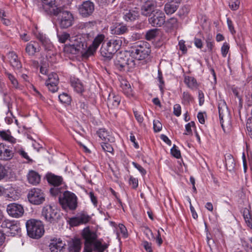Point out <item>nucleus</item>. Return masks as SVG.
Segmentation results:
<instances>
[{
    "label": "nucleus",
    "mask_w": 252,
    "mask_h": 252,
    "mask_svg": "<svg viewBox=\"0 0 252 252\" xmlns=\"http://www.w3.org/2000/svg\"><path fill=\"white\" fill-rule=\"evenodd\" d=\"M81 244L80 239H72V242L69 245L70 251L74 252H79L81 249Z\"/></svg>",
    "instance_id": "obj_32"
},
{
    "label": "nucleus",
    "mask_w": 252,
    "mask_h": 252,
    "mask_svg": "<svg viewBox=\"0 0 252 252\" xmlns=\"http://www.w3.org/2000/svg\"><path fill=\"white\" fill-rule=\"evenodd\" d=\"M179 7V5L171 0L167 2L165 5L164 10L167 15H170L174 13Z\"/></svg>",
    "instance_id": "obj_27"
},
{
    "label": "nucleus",
    "mask_w": 252,
    "mask_h": 252,
    "mask_svg": "<svg viewBox=\"0 0 252 252\" xmlns=\"http://www.w3.org/2000/svg\"><path fill=\"white\" fill-rule=\"evenodd\" d=\"M26 226L28 235L31 238L38 239L44 233V226L40 220L30 219L27 221Z\"/></svg>",
    "instance_id": "obj_4"
},
{
    "label": "nucleus",
    "mask_w": 252,
    "mask_h": 252,
    "mask_svg": "<svg viewBox=\"0 0 252 252\" xmlns=\"http://www.w3.org/2000/svg\"><path fill=\"white\" fill-rule=\"evenodd\" d=\"M113 32L114 34L121 35L127 32L128 29L126 26L122 25L116 27Z\"/></svg>",
    "instance_id": "obj_40"
},
{
    "label": "nucleus",
    "mask_w": 252,
    "mask_h": 252,
    "mask_svg": "<svg viewBox=\"0 0 252 252\" xmlns=\"http://www.w3.org/2000/svg\"><path fill=\"white\" fill-rule=\"evenodd\" d=\"M122 43V40L120 38L116 37L111 39L105 44L114 54L121 48Z\"/></svg>",
    "instance_id": "obj_19"
},
{
    "label": "nucleus",
    "mask_w": 252,
    "mask_h": 252,
    "mask_svg": "<svg viewBox=\"0 0 252 252\" xmlns=\"http://www.w3.org/2000/svg\"><path fill=\"white\" fill-rule=\"evenodd\" d=\"M100 52L101 55L104 58L105 60H111L114 54L110 51L109 48L105 44H103L100 50Z\"/></svg>",
    "instance_id": "obj_29"
},
{
    "label": "nucleus",
    "mask_w": 252,
    "mask_h": 252,
    "mask_svg": "<svg viewBox=\"0 0 252 252\" xmlns=\"http://www.w3.org/2000/svg\"><path fill=\"white\" fill-rule=\"evenodd\" d=\"M40 47L39 44L33 41H31L27 44L25 48L26 52L30 56H34L36 53L40 51Z\"/></svg>",
    "instance_id": "obj_21"
},
{
    "label": "nucleus",
    "mask_w": 252,
    "mask_h": 252,
    "mask_svg": "<svg viewBox=\"0 0 252 252\" xmlns=\"http://www.w3.org/2000/svg\"><path fill=\"white\" fill-rule=\"evenodd\" d=\"M141 245L147 252H153L152 243L146 241H143Z\"/></svg>",
    "instance_id": "obj_53"
},
{
    "label": "nucleus",
    "mask_w": 252,
    "mask_h": 252,
    "mask_svg": "<svg viewBox=\"0 0 252 252\" xmlns=\"http://www.w3.org/2000/svg\"><path fill=\"white\" fill-rule=\"evenodd\" d=\"M149 22L153 27H161L165 23V16L161 11L157 10L149 18Z\"/></svg>",
    "instance_id": "obj_14"
},
{
    "label": "nucleus",
    "mask_w": 252,
    "mask_h": 252,
    "mask_svg": "<svg viewBox=\"0 0 252 252\" xmlns=\"http://www.w3.org/2000/svg\"><path fill=\"white\" fill-rule=\"evenodd\" d=\"M46 178L48 183L54 187L61 186L64 185L63 177L52 173H48L46 175Z\"/></svg>",
    "instance_id": "obj_18"
},
{
    "label": "nucleus",
    "mask_w": 252,
    "mask_h": 252,
    "mask_svg": "<svg viewBox=\"0 0 252 252\" xmlns=\"http://www.w3.org/2000/svg\"><path fill=\"white\" fill-rule=\"evenodd\" d=\"M157 2L154 0H143L140 6V13L142 16L150 17L157 10Z\"/></svg>",
    "instance_id": "obj_9"
},
{
    "label": "nucleus",
    "mask_w": 252,
    "mask_h": 252,
    "mask_svg": "<svg viewBox=\"0 0 252 252\" xmlns=\"http://www.w3.org/2000/svg\"><path fill=\"white\" fill-rule=\"evenodd\" d=\"M0 137L2 139L9 142L10 144H15L16 142V139L5 131H0Z\"/></svg>",
    "instance_id": "obj_37"
},
{
    "label": "nucleus",
    "mask_w": 252,
    "mask_h": 252,
    "mask_svg": "<svg viewBox=\"0 0 252 252\" xmlns=\"http://www.w3.org/2000/svg\"><path fill=\"white\" fill-rule=\"evenodd\" d=\"M121 96L114 93H110L107 100V105L113 109L117 108L121 102Z\"/></svg>",
    "instance_id": "obj_20"
},
{
    "label": "nucleus",
    "mask_w": 252,
    "mask_h": 252,
    "mask_svg": "<svg viewBox=\"0 0 252 252\" xmlns=\"http://www.w3.org/2000/svg\"><path fill=\"white\" fill-rule=\"evenodd\" d=\"M133 113L135 116L136 120L139 124H141L143 123L144 119L143 116L139 112L137 111L133 110Z\"/></svg>",
    "instance_id": "obj_60"
},
{
    "label": "nucleus",
    "mask_w": 252,
    "mask_h": 252,
    "mask_svg": "<svg viewBox=\"0 0 252 252\" xmlns=\"http://www.w3.org/2000/svg\"><path fill=\"white\" fill-rule=\"evenodd\" d=\"M109 142H103L101 143V146L105 152L112 153L113 152V148L112 145L109 143Z\"/></svg>",
    "instance_id": "obj_46"
},
{
    "label": "nucleus",
    "mask_w": 252,
    "mask_h": 252,
    "mask_svg": "<svg viewBox=\"0 0 252 252\" xmlns=\"http://www.w3.org/2000/svg\"><path fill=\"white\" fill-rule=\"evenodd\" d=\"M59 200L63 207H68L70 210H75L77 207V197L74 193L70 191H65L63 197H59Z\"/></svg>",
    "instance_id": "obj_8"
},
{
    "label": "nucleus",
    "mask_w": 252,
    "mask_h": 252,
    "mask_svg": "<svg viewBox=\"0 0 252 252\" xmlns=\"http://www.w3.org/2000/svg\"><path fill=\"white\" fill-rule=\"evenodd\" d=\"M242 213L244 220L252 216V214L250 210V209L247 208H245L243 209Z\"/></svg>",
    "instance_id": "obj_63"
},
{
    "label": "nucleus",
    "mask_w": 252,
    "mask_h": 252,
    "mask_svg": "<svg viewBox=\"0 0 252 252\" xmlns=\"http://www.w3.org/2000/svg\"><path fill=\"white\" fill-rule=\"evenodd\" d=\"M129 184L131 186L132 189H136L138 185V179L132 176H130L129 179Z\"/></svg>",
    "instance_id": "obj_54"
},
{
    "label": "nucleus",
    "mask_w": 252,
    "mask_h": 252,
    "mask_svg": "<svg viewBox=\"0 0 252 252\" xmlns=\"http://www.w3.org/2000/svg\"><path fill=\"white\" fill-rule=\"evenodd\" d=\"M93 250L97 252H104V251L108 247V245L105 243L102 244L100 240L95 241L93 245Z\"/></svg>",
    "instance_id": "obj_35"
},
{
    "label": "nucleus",
    "mask_w": 252,
    "mask_h": 252,
    "mask_svg": "<svg viewBox=\"0 0 252 252\" xmlns=\"http://www.w3.org/2000/svg\"><path fill=\"white\" fill-rule=\"evenodd\" d=\"M60 186H56L53 188H51L50 190V192L51 194L53 196H56L60 194L62 192V187H59Z\"/></svg>",
    "instance_id": "obj_48"
},
{
    "label": "nucleus",
    "mask_w": 252,
    "mask_h": 252,
    "mask_svg": "<svg viewBox=\"0 0 252 252\" xmlns=\"http://www.w3.org/2000/svg\"><path fill=\"white\" fill-rule=\"evenodd\" d=\"M227 24L229 30L232 34L236 33V31L233 26V24L231 19L229 18H227Z\"/></svg>",
    "instance_id": "obj_56"
},
{
    "label": "nucleus",
    "mask_w": 252,
    "mask_h": 252,
    "mask_svg": "<svg viewBox=\"0 0 252 252\" xmlns=\"http://www.w3.org/2000/svg\"><path fill=\"white\" fill-rule=\"evenodd\" d=\"M195 127V124L193 121L188 123L185 126V132L184 133V135H192V132L191 127Z\"/></svg>",
    "instance_id": "obj_44"
},
{
    "label": "nucleus",
    "mask_w": 252,
    "mask_h": 252,
    "mask_svg": "<svg viewBox=\"0 0 252 252\" xmlns=\"http://www.w3.org/2000/svg\"><path fill=\"white\" fill-rule=\"evenodd\" d=\"M219 118L221 126L223 130L225 126L230 124V115L226 103L223 100H220L218 103Z\"/></svg>",
    "instance_id": "obj_5"
},
{
    "label": "nucleus",
    "mask_w": 252,
    "mask_h": 252,
    "mask_svg": "<svg viewBox=\"0 0 252 252\" xmlns=\"http://www.w3.org/2000/svg\"><path fill=\"white\" fill-rule=\"evenodd\" d=\"M193 100V97L188 92H184L182 95V102L185 104H189Z\"/></svg>",
    "instance_id": "obj_43"
},
{
    "label": "nucleus",
    "mask_w": 252,
    "mask_h": 252,
    "mask_svg": "<svg viewBox=\"0 0 252 252\" xmlns=\"http://www.w3.org/2000/svg\"><path fill=\"white\" fill-rule=\"evenodd\" d=\"M42 8L47 14L58 17L57 21L62 29L71 27L74 23L73 14L60 6L59 0H42Z\"/></svg>",
    "instance_id": "obj_1"
},
{
    "label": "nucleus",
    "mask_w": 252,
    "mask_h": 252,
    "mask_svg": "<svg viewBox=\"0 0 252 252\" xmlns=\"http://www.w3.org/2000/svg\"><path fill=\"white\" fill-rule=\"evenodd\" d=\"M97 134L104 142H113L114 138L111 136L105 128H100L97 131Z\"/></svg>",
    "instance_id": "obj_26"
},
{
    "label": "nucleus",
    "mask_w": 252,
    "mask_h": 252,
    "mask_svg": "<svg viewBox=\"0 0 252 252\" xmlns=\"http://www.w3.org/2000/svg\"><path fill=\"white\" fill-rule=\"evenodd\" d=\"M42 216L47 221L52 223L57 222L60 217V213L57 208L50 205H46L43 208Z\"/></svg>",
    "instance_id": "obj_6"
},
{
    "label": "nucleus",
    "mask_w": 252,
    "mask_h": 252,
    "mask_svg": "<svg viewBox=\"0 0 252 252\" xmlns=\"http://www.w3.org/2000/svg\"><path fill=\"white\" fill-rule=\"evenodd\" d=\"M121 87L124 94L128 97L133 96V93L130 84L126 81L122 83Z\"/></svg>",
    "instance_id": "obj_34"
},
{
    "label": "nucleus",
    "mask_w": 252,
    "mask_h": 252,
    "mask_svg": "<svg viewBox=\"0 0 252 252\" xmlns=\"http://www.w3.org/2000/svg\"><path fill=\"white\" fill-rule=\"evenodd\" d=\"M83 47V44H82V47H81L80 44L79 45H75L70 44L66 47V49L67 51L70 52L72 54H77L81 48H82Z\"/></svg>",
    "instance_id": "obj_38"
},
{
    "label": "nucleus",
    "mask_w": 252,
    "mask_h": 252,
    "mask_svg": "<svg viewBox=\"0 0 252 252\" xmlns=\"http://www.w3.org/2000/svg\"><path fill=\"white\" fill-rule=\"evenodd\" d=\"M12 144L6 145L3 143L0 144V159L7 160L11 159L14 156V152L16 150H12Z\"/></svg>",
    "instance_id": "obj_15"
},
{
    "label": "nucleus",
    "mask_w": 252,
    "mask_h": 252,
    "mask_svg": "<svg viewBox=\"0 0 252 252\" xmlns=\"http://www.w3.org/2000/svg\"><path fill=\"white\" fill-rule=\"evenodd\" d=\"M6 211L10 216L15 218L21 217L24 213L23 206L16 203L8 204L6 207Z\"/></svg>",
    "instance_id": "obj_13"
},
{
    "label": "nucleus",
    "mask_w": 252,
    "mask_h": 252,
    "mask_svg": "<svg viewBox=\"0 0 252 252\" xmlns=\"http://www.w3.org/2000/svg\"><path fill=\"white\" fill-rule=\"evenodd\" d=\"M166 27L170 29H174L176 28L178 26V21L177 18L175 17H172L167 20L165 23Z\"/></svg>",
    "instance_id": "obj_42"
},
{
    "label": "nucleus",
    "mask_w": 252,
    "mask_h": 252,
    "mask_svg": "<svg viewBox=\"0 0 252 252\" xmlns=\"http://www.w3.org/2000/svg\"><path fill=\"white\" fill-rule=\"evenodd\" d=\"M64 245V244L60 239L58 241L53 240L49 245V248L51 252H59L62 250Z\"/></svg>",
    "instance_id": "obj_25"
},
{
    "label": "nucleus",
    "mask_w": 252,
    "mask_h": 252,
    "mask_svg": "<svg viewBox=\"0 0 252 252\" xmlns=\"http://www.w3.org/2000/svg\"><path fill=\"white\" fill-rule=\"evenodd\" d=\"M69 223L72 226H77L81 224L79 218L77 216L70 219Z\"/></svg>",
    "instance_id": "obj_55"
},
{
    "label": "nucleus",
    "mask_w": 252,
    "mask_h": 252,
    "mask_svg": "<svg viewBox=\"0 0 252 252\" xmlns=\"http://www.w3.org/2000/svg\"><path fill=\"white\" fill-rule=\"evenodd\" d=\"M94 11V4L90 0L84 1L78 7L79 14L84 18L91 16Z\"/></svg>",
    "instance_id": "obj_12"
},
{
    "label": "nucleus",
    "mask_w": 252,
    "mask_h": 252,
    "mask_svg": "<svg viewBox=\"0 0 252 252\" xmlns=\"http://www.w3.org/2000/svg\"><path fill=\"white\" fill-rule=\"evenodd\" d=\"M132 164L141 173L142 175H145L146 174V170L140 164L135 162H132Z\"/></svg>",
    "instance_id": "obj_58"
},
{
    "label": "nucleus",
    "mask_w": 252,
    "mask_h": 252,
    "mask_svg": "<svg viewBox=\"0 0 252 252\" xmlns=\"http://www.w3.org/2000/svg\"><path fill=\"white\" fill-rule=\"evenodd\" d=\"M104 39V35L102 34L97 35L94 39L92 44L89 46L87 50L82 53L83 58L87 59L94 54L97 49Z\"/></svg>",
    "instance_id": "obj_10"
},
{
    "label": "nucleus",
    "mask_w": 252,
    "mask_h": 252,
    "mask_svg": "<svg viewBox=\"0 0 252 252\" xmlns=\"http://www.w3.org/2000/svg\"><path fill=\"white\" fill-rule=\"evenodd\" d=\"M240 3L239 0H230L229 6L232 10H236L239 8Z\"/></svg>",
    "instance_id": "obj_47"
},
{
    "label": "nucleus",
    "mask_w": 252,
    "mask_h": 252,
    "mask_svg": "<svg viewBox=\"0 0 252 252\" xmlns=\"http://www.w3.org/2000/svg\"><path fill=\"white\" fill-rule=\"evenodd\" d=\"M171 154L176 158H180L181 157V152L180 150L177 148L175 145H174L173 147L171 148Z\"/></svg>",
    "instance_id": "obj_50"
},
{
    "label": "nucleus",
    "mask_w": 252,
    "mask_h": 252,
    "mask_svg": "<svg viewBox=\"0 0 252 252\" xmlns=\"http://www.w3.org/2000/svg\"><path fill=\"white\" fill-rule=\"evenodd\" d=\"M184 82L188 87L191 90L197 89L199 86L196 80L191 76L185 77Z\"/></svg>",
    "instance_id": "obj_31"
},
{
    "label": "nucleus",
    "mask_w": 252,
    "mask_h": 252,
    "mask_svg": "<svg viewBox=\"0 0 252 252\" xmlns=\"http://www.w3.org/2000/svg\"><path fill=\"white\" fill-rule=\"evenodd\" d=\"M144 233L149 239H150L151 238H154L152 230L148 227L144 228Z\"/></svg>",
    "instance_id": "obj_62"
},
{
    "label": "nucleus",
    "mask_w": 252,
    "mask_h": 252,
    "mask_svg": "<svg viewBox=\"0 0 252 252\" xmlns=\"http://www.w3.org/2000/svg\"><path fill=\"white\" fill-rule=\"evenodd\" d=\"M59 99L63 104L69 105L71 103V97L66 93H63L59 95Z\"/></svg>",
    "instance_id": "obj_41"
},
{
    "label": "nucleus",
    "mask_w": 252,
    "mask_h": 252,
    "mask_svg": "<svg viewBox=\"0 0 252 252\" xmlns=\"http://www.w3.org/2000/svg\"><path fill=\"white\" fill-rule=\"evenodd\" d=\"M153 128L155 132H159L162 129V124L158 120L153 121Z\"/></svg>",
    "instance_id": "obj_51"
},
{
    "label": "nucleus",
    "mask_w": 252,
    "mask_h": 252,
    "mask_svg": "<svg viewBox=\"0 0 252 252\" xmlns=\"http://www.w3.org/2000/svg\"><path fill=\"white\" fill-rule=\"evenodd\" d=\"M158 30L157 29H152L148 31L145 35V39L150 41L155 38L158 34Z\"/></svg>",
    "instance_id": "obj_39"
},
{
    "label": "nucleus",
    "mask_w": 252,
    "mask_h": 252,
    "mask_svg": "<svg viewBox=\"0 0 252 252\" xmlns=\"http://www.w3.org/2000/svg\"><path fill=\"white\" fill-rule=\"evenodd\" d=\"M10 63L15 69H19L22 67V63L19 60L18 56L14 52H9L8 55Z\"/></svg>",
    "instance_id": "obj_22"
},
{
    "label": "nucleus",
    "mask_w": 252,
    "mask_h": 252,
    "mask_svg": "<svg viewBox=\"0 0 252 252\" xmlns=\"http://www.w3.org/2000/svg\"><path fill=\"white\" fill-rule=\"evenodd\" d=\"M123 18L126 22H132L136 20L138 16L137 10L133 9L125 10L123 12Z\"/></svg>",
    "instance_id": "obj_24"
},
{
    "label": "nucleus",
    "mask_w": 252,
    "mask_h": 252,
    "mask_svg": "<svg viewBox=\"0 0 252 252\" xmlns=\"http://www.w3.org/2000/svg\"><path fill=\"white\" fill-rule=\"evenodd\" d=\"M70 83L71 86L77 93H82L83 92L84 87L80 80L75 78H71Z\"/></svg>",
    "instance_id": "obj_28"
},
{
    "label": "nucleus",
    "mask_w": 252,
    "mask_h": 252,
    "mask_svg": "<svg viewBox=\"0 0 252 252\" xmlns=\"http://www.w3.org/2000/svg\"><path fill=\"white\" fill-rule=\"evenodd\" d=\"M130 51L134 60L140 61L147 58L151 50L149 43L139 41L136 43Z\"/></svg>",
    "instance_id": "obj_3"
},
{
    "label": "nucleus",
    "mask_w": 252,
    "mask_h": 252,
    "mask_svg": "<svg viewBox=\"0 0 252 252\" xmlns=\"http://www.w3.org/2000/svg\"><path fill=\"white\" fill-rule=\"evenodd\" d=\"M57 36L59 41L63 43H65L70 37V34L66 32H63L61 34H58Z\"/></svg>",
    "instance_id": "obj_49"
},
{
    "label": "nucleus",
    "mask_w": 252,
    "mask_h": 252,
    "mask_svg": "<svg viewBox=\"0 0 252 252\" xmlns=\"http://www.w3.org/2000/svg\"><path fill=\"white\" fill-rule=\"evenodd\" d=\"M5 75L7 77L11 83V88L14 90L21 89L20 85L17 79L12 74L7 71L5 72Z\"/></svg>",
    "instance_id": "obj_30"
},
{
    "label": "nucleus",
    "mask_w": 252,
    "mask_h": 252,
    "mask_svg": "<svg viewBox=\"0 0 252 252\" xmlns=\"http://www.w3.org/2000/svg\"><path fill=\"white\" fill-rule=\"evenodd\" d=\"M27 197L31 203L38 205L45 201V194L41 189L34 188L29 191Z\"/></svg>",
    "instance_id": "obj_7"
},
{
    "label": "nucleus",
    "mask_w": 252,
    "mask_h": 252,
    "mask_svg": "<svg viewBox=\"0 0 252 252\" xmlns=\"http://www.w3.org/2000/svg\"><path fill=\"white\" fill-rule=\"evenodd\" d=\"M229 50V44L227 42H224L221 48V53L222 57H225L226 56Z\"/></svg>",
    "instance_id": "obj_52"
},
{
    "label": "nucleus",
    "mask_w": 252,
    "mask_h": 252,
    "mask_svg": "<svg viewBox=\"0 0 252 252\" xmlns=\"http://www.w3.org/2000/svg\"><path fill=\"white\" fill-rule=\"evenodd\" d=\"M173 113L175 116L177 117L180 116L181 114V107L180 104H176L174 105Z\"/></svg>",
    "instance_id": "obj_57"
},
{
    "label": "nucleus",
    "mask_w": 252,
    "mask_h": 252,
    "mask_svg": "<svg viewBox=\"0 0 252 252\" xmlns=\"http://www.w3.org/2000/svg\"><path fill=\"white\" fill-rule=\"evenodd\" d=\"M247 129L249 135L252 139V120H248L247 122Z\"/></svg>",
    "instance_id": "obj_64"
},
{
    "label": "nucleus",
    "mask_w": 252,
    "mask_h": 252,
    "mask_svg": "<svg viewBox=\"0 0 252 252\" xmlns=\"http://www.w3.org/2000/svg\"><path fill=\"white\" fill-rule=\"evenodd\" d=\"M0 226L7 229L6 232L13 236L18 235L21 232L19 224L14 220H4L1 222Z\"/></svg>",
    "instance_id": "obj_11"
},
{
    "label": "nucleus",
    "mask_w": 252,
    "mask_h": 252,
    "mask_svg": "<svg viewBox=\"0 0 252 252\" xmlns=\"http://www.w3.org/2000/svg\"><path fill=\"white\" fill-rule=\"evenodd\" d=\"M178 45L179 49L182 51L183 53H185L187 51V49L185 45V41L183 40H181L179 41Z\"/></svg>",
    "instance_id": "obj_61"
},
{
    "label": "nucleus",
    "mask_w": 252,
    "mask_h": 252,
    "mask_svg": "<svg viewBox=\"0 0 252 252\" xmlns=\"http://www.w3.org/2000/svg\"><path fill=\"white\" fill-rule=\"evenodd\" d=\"M206 46L209 52H212L214 46L213 42L212 41V37L209 36L206 40Z\"/></svg>",
    "instance_id": "obj_59"
},
{
    "label": "nucleus",
    "mask_w": 252,
    "mask_h": 252,
    "mask_svg": "<svg viewBox=\"0 0 252 252\" xmlns=\"http://www.w3.org/2000/svg\"><path fill=\"white\" fill-rule=\"evenodd\" d=\"M36 38L41 42L44 46H47L50 48L51 44L49 38H47L45 34L39 32L36 34Z\"/></svg>",
    "instance_id": "obj_36"
},
{
    "label": "nucleus",
    "mask_w": 252,
    "mask_h": 252,
    "mask_svg": "<svg viewBox=\"0 0 252 252\" xmlns=\"http://www.w3.org/2000/svg\"><path fill=\"white\" fill-rule=\"evenodd\" d=\"M59 81V78L57 74L52 72L48 75V79L46 80L45 84L49 91L55 93L58 90Z\"/></svg>",
    "instance_id": "obj_16"
},
{
    "label": "nucleus",
    "mask_w": 252,
    "mask_h": 252,
    "mask_svg": "<svg viewBox=\"0 0 252 252\" xmlns=\"http://www.w3.org/2000/svg\"><path fill=\"white\" fill-rule=\"evenodd\" d=\"M225 166L229 171H233L235 167V162L232 156L230 154L225 157Z\"/></svg>",
    "instance_id": "obj_33"
},
{
    "label": "nucleus",
    "mask_w": 252,
    "mask_h": 252,
    "mask_svg": "<svg viewBox=\"0 0 252 252\" xmlns=\"http://www.w3.org/2000/svg\"><path fill=\"white\" fill-rule=\"evenodd\" d=\"M27 179L30 184L36 185L40 182L41 177L37 172L31 170L27 175Z\"/></svg>",
    "instance_id": "obj_23"
},
{
    "label": "nucleus",
    "mask_w": 252,
    "mask_h": 252,
    "mask_svg": "<svg viewBox=\"0 0 252 252\" xmlns=\"http://www.w3.org/2000/svg\"><path fill=\"white\" fill-rule=\"evenodd\" d=\"M81 224H86L88 222L91 218L88 214L85 213H81L78 215Z\"/></svg>",
    "instance_id": "obj_45"
},
{
    "label": "nucleus",
    "mask_w": 252,
    "mask_h": 252,
    "mask_svg": "<svg viewBox=\"0 0 252 252\" xmlns=\"http://www.w3.org/2000/svg\"><path fill=\"white\" fill-rule=\"evenodd\" d=\"M114 64L120 70L127 69L128 71L134 68L136 65L135 60L130 50L118 53L116 55Z\"/></svg>",
    "instance_id": "obj_2"
},
{
    "label": "nucleus",
    "mask_w": 252,
    "mask_h": 252,
    "mask_svg": "<svg viewBox=\"0 0 252 252\" xmlns=\"http://www.w3.org/2000/svg\"><path fill=\"white\" fill-rule=\"evenodd\" d=\"M82 236L85 239V245L92 246L93 244L97 240L96 233L90 230L89 227H86L83 230Z\"/></svg>",
    "instance_id": "obj_17"
}]
</instances>
